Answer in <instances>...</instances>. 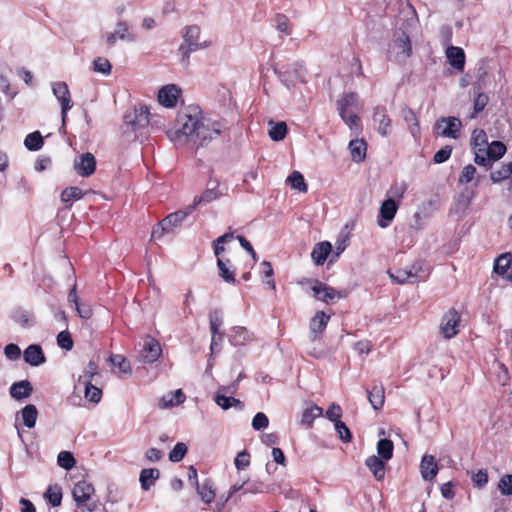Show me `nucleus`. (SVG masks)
<instances>
[{
    "label": "nucleus",
    "mask_w": 512,
    "mask_h": 512,
    "mask_svg": "<svg viewBox=\"0 0 512 512\" xmlns=\"http://www.w3.org/2000/svg\"><path fill=\"white\" fill-rule=\"evenodd\" d=\"M222 130L221 122L204 117L198 107H193L179 114L177 128L169 137L175 143H189L199 149L220 136Z\"/></svg>",
    "instance_id": "obj_1"
},
{
    "label": "nucleus",
    "mask_w": 512,
    "mask_h": 512,
    "mask_svg": "<svg viewBox=\"0 0 512 512\" xmlns=\"http://www.w3.org/2000/svg\"><path fill=\"white\" fill-rule=\"evenodd\" d=\"M200 27L197 25H190L184 28L183 32V43L179 47V52L181 53V63L183 65H188L190 54L197 50L203 49L207 47L209 44L207 42L200 43Z\"/></svg>",
    "instance_id": "obj_2"
},
{
    "label": "nucleus",
    "mask_w": 512,
    "mask_h": 512,
    "mask_svg": "<svg viewBox=\"0 0 512 512\" xmlns=\"http://www.w3.org/2000/svg\"><path fill=\"white\" fill-rule=\"evenodd\" d=\"M429 275L428 267L423 261H416L407 269H399L389 273L391 280L398 284L416 283L425 280Z\"/></svg>",
    "instance_id": "obj_3"
},
{
    "label": "nucleus",
    "mask_w": 512,
    "mask_h": 512,
    "mask_svg": "<svg viewBox=\"0 0 512 512\" xmlns=\"http://www.w3.org/2000/svg\"><path fill=\"white\" fill-rule=\"evenodd\" d=\"M412 53L410 37L405 32L394 34L389 45V59L397 63H404Z\"/></svg>",
    "instance_id": "obj_4"
},
{
    "label": "nucleus",
    "mask_w": 512,
    "mask_h": 512,
    "mask_svg": "<svg viewBox=\"0 0 512 512\" xmlns=\"http://www.w3.org/2000/svg\"><path fill=\"white\" fill-rule=\"evenodd\" d=\"M52 93L60 103L62 128H65L67 113L73 107V102L67 83L63 81L53 82Z\"/></svg>",
    "instance_id": "obj_5"
},
{
    "label": "nucleus",
    "mask_w": 512,
    "mask_h": 512,
    "mask_svg": "<svg viewBox=\"0 0 512 512\" xmlns=\"http://www.w3.org/2000/svg\"><path fill=\"white\" fill-rule=\"evenodd\" d=\"M311 290L317 300L327 304L333 302L335 299H341L346 296L344 291H338L318 280L313 281Z\"/></svg>",
    "instance_id": "obj_6"
},
{
    "label": "nucleus",
    "mask_w": 512,
    "mask_h": 512,
    "mask_svg": "<svg viewBox=\"0 0 512 512\" xmlns=\"http://www.w3.org/2000/svg\"><path fill=\"white\" fill-rule=\"evenodd\" d=\"M161 354L162 349L159 341L150 335H146L139 354L140 360L143 363L151 364L157 361Z\"/></svg>",
    "instance_id": "obj_7"
},
{
    "label": "nucleus",
    "mask_w": 512,
    "mask_h": 512,
    "mask_svg": "<svg viewBox=\"0 0 512 512\" xmlns=\"http://www.w3.org/2000/svg\"><path fill=\"white\" fill-rule=\"evenodd\" d=\"M461 121L456 117H442L435 123L437 133L442 137L458 139L460 136Z\"/></svg>",
    "instance_id": "obj_8"
},
{
    "label": "nucleus",
    "mask_w": 512,
    "mask_h": 512,
    "mask_svg": "<svg viewBox=\"0 0 512 512\" xmlns=\"http://www.w3.org/2000/svg\"><path fill=\"white\" fill-rule=\"evenodd\" d=\"M399 208V201L388 198L381 203L377 224L381 228H387L391 225Z\"/></svg>",
    "instance_id": "obj_9"
},
{
    "label": "nucleus",
    "mask_w": 512,
    "mask_h": 512,
    "mask_svg": "<svg viewBox=\"0 0 512 512\" xmlns=\"http://www.w3.org/2000/svg\"><path fill=\"white\" fill-rule=\"evenodd\" d=\"M149 109L145 105H141L138 108H135V110L132 113H127L124 116L125 123L132 127L134 131L146 127L149 122Z\"/></svg>",
    "instance_id": "obj_10"
},
{
    "label": "nucleus",
    "mask_w": 512,
    "mask_h": 512,
    "mask_svg": "<svg viewBox=\"0 0 512 512\" xmlns=\"http://www.w3.org/2000/svg\"><path fill=\"white\" fill-rule=\"evenodd\" d=\"M460 318V314L455 309H450L444 314L440 325V331L444 338L451 339L457 335V326L460 322Z\"/></svg>",
    "instance_id": "obj_11"
},
{
    "label": "nucleus",
    "mask_w": 512,
    "mask_h": 512,
    "mask_svg": "<svg viewBox=\"0 0 512 512\" xmlns=\"http://www.w3.org/2000/svg\"><path fill=\"white\" fill-rule=\"evenodd\" d=\"M73 167L79 176L89 177L95 172L96 158L90 152L83 153L75 158Z\"/></svg>",
    "instance_id": "obj_12"
},
{
    "label": "nucleus",
    "mask_w": 512,
    "mask_h": 512,
    "mask_svg": "<svg viewBox=\"0 0 512 512\" xmlns=\"http://www.w3.org/2000/svg\"><path fill=\"white\" fill-rule=\"evenodd\" d=\"M373 122L381 136H388L391 133V119L385 106L378 105L374 108Z\"/></svg>",
    "instance_id": "obj_13"
},
{
    "label": "nucleus",
    "mask_w": 512,
    "mask_h": 512,
    "mask_svg": "<svg viewBox=\"0 0 512 512\" xmlns=\"http://www.w3.org/2000/svg\"><path fill=\"white\" fill-rule=\"evenodd\" d=\"M95 489L91 482L82 480L74 485L72 495L78 508H82L84 503L89 501L94 494Z\"/></svg>",
    "instance_id": "obj_14"
},
{
    "label": "nucleus",
    "mask_w": 512,
    "mask_h": 512,
    "mask_svg": "<svg viewBox=\"0 0 512 512\" xmlns=\"http://www.w3.org/2000/svg\"><path fill=\"white\" fill-rule=\"evenodd\" d=\"M223 195V192L219 190V183L217 181H210L207 189L198 197H195L191 206H194V209L198 205H206Z\"/></svg>",
    "instance_id": "obj_15"
},
{
    "label": "nucleus",
    "mask_w": 512,
    "mask_h": 512,
    "mask_svg": "<svg viewBox=\"0 0 512 512\" xmlns=\"http://www.w3.org/2000/svg\"><path fill=\"white\" fill-rule=\"evenodd\" d=\"M181 90L174 84L162 87L158 92L159 103L165 107L171 108L177 104V99Z\"/></svg>",
    "instance_id": "obj_16"
},
{
    "label": "nucleus",
    "mask_w": 512,
    "mask_h": 512,
    "mask_svg": "<svg viewBox=\"0 0 512 512\" xmlns=\"http://www.w3.org/2000/svg\"><path fill=\"white\" fill-rule=\"evenodd\" d=\"M194 211V206H187L185 209L175 211L168 214L163 219V225L168 226L170 232H173L175 228L180 227L183 221Z\"/></svg>",
    "instance_id": "obj_17"
},
{
    "label": "nucleus",
    "mask_w": 512,
    "mask_h": 512,
    "mask_svg": "<svg viewBox=\"0 0 512 512\" xmlns=\"http://www.w3.org/2000/svg\"><path fill=\"white\" fill-rule=\"evenodd\" d=\"M24 361L34 367L40 366L45 363L46 357L40 345L31 344L23 353Z\"/></svg>",
    "instance_id": "obj_18"
},
{
    "label": "nucleus",
    "mask_w": 512,
    "mask_h": 512,
    "mask_svg": "<svg viewBox=\"0 0 512 512\" xmlns=\"http://www.w3.org/2000/svg\"><path fill=\"white\" fill-rule=\"evenodd\" d=\"M330 316L323 311H319L310 321L311 339L314 341L324 332L329 322Z\"/></svg>",
    "instance_id": "obj_19"
},
{
    "label": "nucleus",
    "mask_w": 512,
    "mask_h": 512,
    "mask_svg": "<svg viewBox=\"0 0 512 512\" xmlns=\"http://www.w3.org/2000/svg\"><path fill=\"white\" fill-rule=\"evenodd\" d=\"M494 272L507 280H512V257L510 254H502L495 260Z\"/></svg>",
    "instance_id": "obj_20"
},
{
    "label": "nucleus",
    "mask_w": 512,
    "mask_h": 512,
    "mask_svg": "<svg viewBox=\"0 0 512 512\" xmlns=\"http://www.w3.org/2000/svg\"><path fill=\"white\" fill-rule=\"evenodd\" d=\"M420 469L424 480H433L438 473V465L435 457L432 455H424L420 463Z\"/></svg>",
    "instance_id": "obj_21"
},
{
    "label": "nucleus",
    "mask_w": 512,
    "mask_h": 512,
    "mask_svg": "<svg viewBox=\"0 0 512 512\" xmlns=\"http://www.w3.org/2000/svg\"><path fill=\"white\" fill-rule=\"evenodd\" d=\"M446 56L450 65L454 69L463 71L465 66V53L462 48L449 46L446 50Z\"/></svg>",
    "instance_id": "obj_22"
},
{
    "label": "nucleus",
    "mask_w": 512,
    "mask_h": 512,
    "mask_svg": "<svg viewBox=\"0 0 512 512\" xmlns=\"http://www.w3.org/2000/svg\"><path fill=\"white\" fill-rule=\"evenodd\" d=\"M186 399L185 394L181 389H177L175 392H169L163 395L158 403L159 408L168 409L173 408L182 404Z\"/></svg>",
    "instance_id": "obj_23"
},
{
    "label": "nucleus",
    "mask_w": 512,
    "mask_h": 512,
    "mask_svg": "<svg viewBox=\"0 0 512 512\" xmlns=\"http://www.w3.org/2000/svg\"><path fill=\"white\" fill-rule=\"evenodd\" d=\"M253 339V334L243 326H235L229 334V342L234 346L245 345Z\"/></svg>",
    "instance_id": "obj_24"
},
{
    "label": "nucleus",
    "mask_w": 512,
    "mask_h": 512,
    "mask_svg": "<svg viewBox=\"0 0 512 512\" xmlns=\"http://www.w3.org/2000/svg\"><path fill=\"white\" fill-rule=\"evenodd\" d=\"M33 392V387L28 380L15 382L10 387V395L16 400L28 398Z\"/></svg>",
    "instance_id": "obj_25"
},
{
    "label": "nucleus",
    "mask_w": 512,
    "mask_h": 512,
    "mask_svg": "<svg viewBox=\"0 0 512 512\" xmlns=\"http://www.w3.org/2000/svg\"><path fill=\"white\" fill-rule=\"evenodd\" d=\"M365 465L372 472L376 480L380 481L385 477V460L376 455H371L366 459Z\"/></svg>",
    "instance_id": "obj_26"
},
{
    "label": "nucleus",
    "mask_w": 512,
    "mask_h": 512,
    "mask_svg": "<svg viewBox=\"0 0 512 512\" xmlns=\"http://www.w3.org/2000/svg\"><path fill=\"white\" fill-rule=\"evenodd\" d=\"M385 392L382 385H374L371 389H367L368 400L374 410H380L385 401Z\"/></svg>",
    "instance_id": "obj_27"
},
{
    "label": "nucleus",
    "mask_w": 512,
    "mask_h": 512,
    "mask_svg": "<svg viewBox=\"0 0 512 512\" xmlns=\"http://www.w3.org/2000/svg\"><path fill=\"white\" fill-rule=\"evenodd\" d=\"M366 142L362 139H354L349 143V150L351 153L352 160L356 163L364 161L366 157Z\"/></svg>",
    "instance_id": "obj_28"
},
{
    "label": "nucleus",
    "mask_w": 512,
    "mask_h": 512,
    "mask_svg": "<svg viewBox=\"0 0 512 512\" xmlns=\"http://www.w3.org/2000/svg\"><path fill=\"white\" fill-rule=\"evenodd\" d=\"M331 250H332V245L330 244V242L324 241V242L318 243L314 247V249L312 250V253H311V257H312L313 261L315 262V264H317V265L323 264L326 261Z\"/></svg>",
    "instance_id": "obj_29"
},
{
    "label": "nucleus",
    "mask_w": 512,
    "mask_h": 512,
    "mask_svg": "<svg viewBox=\"0 0 512 512\" xmlns=\"http://www.w3.org/2000/svg\"><path fill=\"white\" fill-rule=\"evenodd\" d=\"M160 471L156 468H146L140 472L139 481L141 488L145 491L149 490L155 481L159 478Z\"/></svg>",
    "instance_id": "obj_30"
},
{
    "label": "nucleus",
    "mask_w": 512,
    "mask_h": 512,
    "mask_svg": "<svg viewBox=\"0 0 512 512\" xmlns=\"http://www.w3.org/2000/svg\"><path fill=\"white\" fill-rule=\"evenodd\" d=\"M217 267L220 277L227 283H235V269H231V261L229 259L218 258Z\"/></svg>",
    "instance_id": "obj_31"
},
{
    "label": "nucleus",
    "mask_w": 512,
    "mask_h": 512,
    "mask_svg": "<svg viewBox=\"0 0 512 512\" xmlns=\"http://www.w3.org/2000/svg\"><path fill=\"white\" fill-rule=\"evenodd\" d=\"M323 415V409L316 404H311L306 409H304L300 424L311 427L314 420Z\"/></svg>",
    "instance_id": "obj_32"
},
{
    "label": "nucleus",
    "mask_w": 512,
    "mask_h": 512,
    "mask_svg": "<svg viewBox=\"0 0 512 512\" xmlns=\"http://www.w3.org/2000/svg\"><path fill=\"white\" fill-rule=\"evenodd\" d=\"M358 95L354 92L346 93L337 101L338 112H350L353 108L357 107Z\"/></svg>",
    "instance_id": "obj_33"
},
{
    "label": "nucleus",
    "mask_w": 512,
    "mask_h": 512,
    "mask_svg": "<svg viewBox=\"0 0 512 512\" xmlns=\"http://www.w3.org/2000/svg\"><path fill=\"white\" fill-rule=\"evenodd\" d=\"M215 402L224 410H227L231 407H236L239 409L243 408V403L239 399H236L232 396H227V394L220 392H217L215 395Z\"/></svg>",
    "instance_id": "obj_34"
},
{
    "label": "nucleus",
    "mask_w": 512,
    "mask_h": 512,
    "mask_svg": "<svg viewBox=\"0 0 512 512\" xmlns=\"http://www.w3.org/2000/svg\"><path fill=\"white\" fill-rule=\"evenodd\" d=\"M196 487L197 493L203 502L210 504L214 501L216 494L210 480H205L201 485L198 484Z\"/></svg>",
    "instance_id": "obj_35"
},
{
    "label": "nucleus",
    "mask_w": 512,
    "mask_h": 512,
    "mask_svg": "<svg viewBox=\"0 0 512 512\" xmlns=\"http://www.w3.org/2000/svg\"><path fill=\"white\" fill-rule=\"evenodd\" d=\"M23 424L27 428H33L38 417V410L35 405L28 404L21 410Z\"/></svg>",
    "instance_id": "obj_36"
},
{
    "label": "nucleus",
    "mask_w": 512,
    "mask_h": 512,
    "mask_svg": "<svg viewBox=\"0 0 512 512\" xmlns=\"http://www.w3.org/2000/svg\"><path fill=\"white\" fill-rule=\"evenodd\" d=\"M269 125H270V129H269V137L273 140V141H281L285 138L286 134H287V125L285 122H274V121H269Z\"/></svg>",
    "instance_id": "obj_37"
},
{
    "label": "nucleus",
    "mask_w": 512,
    "mask_h": 512,
    "mask_svg": "<svg viewBox=\"0 0 512 512\" xmlns=\"http://www.w3.org/2000/svg\"><path fill=\"white\" fill-rule=\"evenodd\" d=\"M394 445L390 439H380L377 443L378 457L388 461L393 456Z\"/></svg>",
    "instance_id": "obj_38"
},
{
    "label": "nucleus",
    "mask_w": 512,
    "mask_h": 512,
    "mask_svg": "<svg viewBox=\"0 0 512 512\" xmlns=\"http://www.w3.org/2000/svg\"><path fill=\"white\" fill-rule=\"evenodd\" d=\"M24 145L29 151H38L43 145L44 141L39 131L29 133L24 140Z\"/></svg>",
    "instance_id": "obj_39"
},
{
    "label": "nucleus",
    "mask_w": 512,
    "mask_h": 512,
    "mask_svg": "<svg viewBox=\"0 0 512 512\" xmlns=\"http://www.w3.org/2000/svg\"><path fill=\"white\" fill-rule=\"evenodd\" d=\"M486 154L492 161L500 159L506 152V146L500 141H493L486 146Z\"/></svg>",
    "instance_id": "obj_40"
},
{
    "label": "nucleus",
    "mask_w": 512,
    "mask_h": 512,
    "mask_svg": "<svg viewBox=\"0 0 512 512\" xmlns=\"http://www.w3.org/2000/svg\"><path fill=\"white\" fill-rule=\"evenodd\" d=\"M44 497L52 506H60L62 501V488L57 484L54 486H49L44 494Z\"/></svg>",
    "instance_id": "obj_41"
},
{
    "label": "nucleus",
    "mask_w": 512,
    "mask_h": 512,
    "mask_svg": "<svg viewBox=\"0 0 512 512\" xmlns=\"http://www.w3.org/2000/svg\"><path fill=\"white\" fill-rule=\"evenodd\" d=\"M223 324V313L221 310L215 309L209 314V325L211 334H222L220 328Z\"/></svg>",
    "instance_id": "obj_42"
},
{
    "label": "nucleus",
    "mask_w": 512,
    "mask_h": 512,
    "mask_svg": "<svg viewBox=\"0 0 512 512\" xmlns=\"http://www.w3.org/2000/svg\"><path fill=\"white\" fill-rule=\"evenodd\" d=\"M83 195L84 193L79 187H67L61 193V200L64 203H72L74 201L80 200Z\"/></svg>",
    "instance_id": "obj_43"
},
{
    "label": "nucleus",
    "mask_w": 512,
    "mask_h": 512,
    "mask_svg": "<svg viewBox=\"0 0 512 512\" xmlns=\"http://www.w3.org/2000/svg\"><path fill=\"white\" fill-rule=\"evenodd\" d=\"M287 181L290 183L293 189H296L300 192H306L308 190V186L304 180V177L299 171H293L288 176Z\"/></svg>",
    "instance_id": "obj_44"
},
{
    "label": "nucleus",
    "mask_w": 512,
    "mask_h": 512,
    "mask_svg": "<svg viewBox=\"0 0 512 512\" xmlns=\"http://www.w3.org/2000/svg\"><path fill=\"white\" fill-rule=\"evenodd\" d=\"M118 36V39L123 41H129L132 42L135 40V36L133 33H130L129 31V25L126 21H118L116 24L115 32Z\"/></svg>",
    "instance_id": "obj_45"
},
{
    "label": "nucleus",
    "mask_w": 512,
    "mask_h": 512,
    "mask_svg": "<svg viewBox=\"0 0 512 512\" xmlns=\"http://www.w3.org/2000/svg\"><path fill=\"white\" fill-rule=\"evenodd\" d=\"M110 361L114 367H118L119 371L130 375L132 373L130 362L122 355H113L110 357Z\"/></svg>",
    "instance_id": "obj_46"
},
{
    "label": "nucleus",
    "mask_w": 512,
    "mask_h": 512,
    "mask_svg": "<svg viewBox=\"0 0 512 512\" xmlns=\"http://www.w3.org/2000/svg\"><path fill=\"white\" fill-rule=\"evenodd\" d=\"M57 463L60 467L69 471L75 466L76 460L71 452L61 451L57 456Z\"/></svg>",
    "instance_id": "obj_47"
},
{
    "label": "nucleus",
    "mask_w": 512,
    "mask_h": 512,
    "mask_svg": "<svg viewBox=\"0 0 512 512\" xmlns=\"http://www.w3.org/2000/svg\"><path fill=\"white\" fill-rule=\"evenodd\" d=\"M84 396L87 400L92 403H98L102 397V391L96 386L92 385L90 380L85 382V392Z\"/></svg>",
    "instance_id": "obj_48"
},
{
    "label": "nucleus",
    "mask_w": 512,
    "mask_h": 512,
    "mask_svg": "<svg viewBox=\"0 0 512 512\" xmlns=\"http://www.w3.org/2000/svg\"><path fill=\"white\" fill-rule=\"evenodd\" d=\"M488 144L487 135L484 130L476 129L472 133L471 145L474 149L486 148Z\"/></svg>",
    "instance_id": "obj_49"
},
{
    "label": "nucleus",
    "mask_w": 512,
    "mask_h": 512,
    "mask_svg": "<svg viewBox=\"0 0 512 512\" xmlns=\"http://www.w3.org/2000/svg\"><path fill=\"white\" fill-rule=\"evenodd\" d=\"M188 448L186 444L179 442L177 443L173 449L169 453V460L171 462H180L186 455Z\"/></svg>",
    "instance_id": "obj_50"
},
{
    "label": "nucleus",
    "mask_w": 512,
    "mask_h": 512,
    "mask_svg": "<svg viewBox=\"0 0 512 512\" xmlns=\"http://www.w3.org/2000/svg\"><path fill=\"white\" fill-rule=\"evenodd\" d=\"M274 22H275V28L280 32V33H283L285 35H290L291 34V29H290V22H289V19L286 15L284 14H277L274 18Z\"/></svg>",
    "instance_id": "obj_51"
},
{
    "label": "nucleus",
    "mask_w": 512,
    "mask_h": 512,
    "mask_svg": "<svg viewBox=\"0 0 512 512\" xmlns=\"http://www.w3.org/2000/svg\"><path fill=\"white\" fill-rule=\"evenodd\" d=\"M93 69L95 72L109 75L112 69L111 63L108 59L98 57L93 61Z\"/></svg>",
    "instance_id": "obj_52"
},
{
    "label": "nucleus",
    "mask_w": 512,
    "mask_h": 512,
    "mask_svg": "<svg viewBox=\"0 0 512 512\" xmlns=\"http://www.w3.org/2000/svg\"><path fill=\"white\" fill-rule=\"evenodd\" d=\"M404 119L409 124L411 134L416 137L419 133V123L414 111L408 109L404 114Z\"/></svg>",
    "instance_id": "obj_53"
},
{
    "label": "nucleus",
    "mask_w": 512,
    "mask_h": 512,
    "mask_svg": "<svg viewBox=\"0 0 512 512\" xmlns=\"http://www.w3.org/2000/svg\"><path fill=\"white\" fill-rule=\"evenodd\" d=\"M498 489L502 495L512 496V474H506L499 480Z\"/></svg>",
    "instance_id": "obj_54"
},
{
    "label": "nucleus",
    "mask_w": 512,
    "mask_h": 512,
    "mask_svg": "<svg viewBox=\"0 0 512 512\" xmlns=\"http://www.w3.org/2000/svg\"><path fill=\"white\" fill-rule=\"evenodd\" d=\"M57 344L62 349L71 350L74 344L71 334L67 330L61 331L57 335Z\"/></svg>",
    "instance_id": "obj_55"
},
{
    "label": "nucleus",
    "mask_w": 512,
    "mask_h": 512,
    "mask_svg": "<svg viewBox=\"0 0 512 512\" xmlns=\"http://www.w3.org/2000/svg\"><path fill=\"white\" fill-rule=\"evenodd\" d=\"M339 115L342 118V120L346 123V125H348V127L350 129H358L359 128L360 118L358 117V115L355 112H353V111L345 112V113L339 112Z\"/></svg>",
    "instance_id": "obj_56"
},
{
    "label": "nucleus",
    "mask_w": 512,
    "mask_h": 512,
    "mask_svg": "<svg viewBox=\"0 0 512 512\" xmlns=\"http://www.w3.org/2000/svg\"><path fill=\"white\" fill-rule=\"evenodd\" d=\"M269 425V419L263 412H258L252 419V427L256 431L263 430Z\"/></svg>",
    "instance_id": "obj_57"
},
{
    "label": "nucleus",
    "mask_w": 512,
    "mask_h": 512,
    "mask_svg": "<svg viewBox=\"0 0 512 512\" xmlns=\"http://www.w3.org/2000/svg\"><path fill=\"white\" fill-rule=\"evenodd\" d=\"M334 426H335V430L337 431L340 439L343 442H345V443L351 442L352 434H351L349 428L347 427V425L344 422L337 421Z\"/></svg>",
    "instance_id": "obj_58"
},
{
    "label": "nucleus",
    "mask_w": 512,
    "mask_h": 512,
    "mask_svg": "<svg viewBox=\"0 0 512 512\" xmlns=\"http://www.w3.org/2000/svg\"><path fill=\"white\" fill-rule=\"evenodd\" d=\"M489 97L487 94L483 92H479L474 100V113L471 116L472 118L475 117L476 114L483 111L486 105L488 104Z\"/></svg>",
    "instance_id": "obj_59"
},
{
    "label": "nucleus",
    "mask_w": 512,
    "mask_h": 512,
    "mask_svg": "<svg viewBox=\"0 0 512 512\" xmlns=\"http://www.w3.org/2000/svg\"><path fill=\"white\" fill-rule=\"evenodd\" d=\"M476 174V168L472 164L466 165L462 173L459 177V183L461 184H467L471 182L474 179V176Z\"/></svg>",
    "instance_id": "obj_60"
},
{
    "label": "nucleus",
    "mask_w": 512,
    "mask_h": 512,
    "mask_svg": "<svg viewBox=\"0 0 512 512\" xmlns=\"http://www.w3.org/2000/svg\"><path fill=\"white\" fill-rule=\"evenodd\" d=\"M451 153H452L451 146L447 145V146L441 148L434 154V157H433L434 163L441 164V163L446 162L450 158Z\"/></svg>",
    "instance_id": "obj_61"
},
{
    "label": "nucleus",
    "mask_w": 512,
    "mask_h": 512,
    "mask_svg": "<svg viewBox=\"0 0 512 512\" xmlns=\"http://www.w3.org/2000/svg\"><path fill=\"white\" fill-rule=\"evenodd\" d=\"M475 150V163L480 166H489L492 162L491 158L486 154L485 148H478Z\"/></svg>",
    "instance_id": "obj_62"
},
{
    "label": "nucleus",
    "mask_w": 512,
    "mask_h": 512,
    "mask_svg": "<svg viewBox=\"0 0 512 512\" xmlns=\"http://www.w3.org/2000/svg\"><path fill=\"white\" fill-rule=\"evenodd\" d=\"M4 354L9 360L15 361L20 358L21 350L18 345L10 343L5 346Z\"/></svg>",
    "instance_id": "obj_63"
},
{
    "label": "nucleus",
    "mask_w": 512,
    "mask_h": 512,
    "mask_svg": "<svg viewBox=\"0 0 512 512\" xmlns=\"http://www.w3.org/2000/svg\"><path fill=\"white\" fill-rule=\"evenodd\" d=\"M235 466L238 470H243L247 468L250 464V455L247 451H242L237 454L235 458Z\"/></svg>",
    "instance_id": "obj_64"
}]
</instances>
